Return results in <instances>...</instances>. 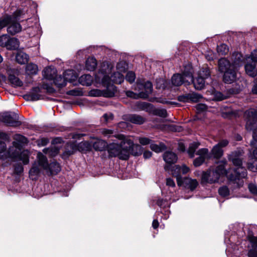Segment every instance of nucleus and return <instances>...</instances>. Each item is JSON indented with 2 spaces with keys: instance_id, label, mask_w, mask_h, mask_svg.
Here are the masks:
<instances>
[{
  "instance_id": "obj_22",
  "label": "nucleus",
  "mask_w": 257,
  "mask_h": 257,
  "mask_svg": "<svg viewBox=\"0 0 257 257\" xmlns=\"http://www.w3.org/2000/svg\"><path fill=\"white\" fill-rule=\"evenodd\" d=\"M218 70L221 73H224L230 69L234 68V66L232 63H230L228 60L224 58H221L218 60Z\"/></svg>"
},
{
  "instance_id": "obj_19",
  "label": "nucleus",
  "mask_w": 257,
  "mask_h": 257,
  "mask_svg": "<svg viewBox=\"0 0 257 257\" xmlns=\"http://www.w3.org/2000/svg\"><path fill=\"white\" fill-rule=\"evenodd\" d=\"M236 68H232L224 73L223 80L224 83L231 84L234 82L237 78Z\"/></svg>"
},
{
  "instance_id": "obj_3",
  "label": "nucleus",
  "mask_w": 257,
  "mask_h": 257,
  "mask_svg": "<svg viewBox=\"0 0 257 257\" xmlns=\"http://www.w3.org/2000/svg\"><path fill=\"white\" fill-rule=\"evenodd\" d=\"M228 159L231 161L236 168L234 170V174H229L228 172L227 177L234 184L235 186L239 187L242 183H240V180L245 178L247 176L246 170L242 166V162L239 153L237 152H232L228 157Z\"/></svg>"
},
{
  "instance_id": "obj_44",
  "label": "nucleus",
  "mask_w": 257,
  "mask_h": 257,
  "mask_svg": "<svg viewBox=\"0 0 257 257\" xmlns=\"http://www.w3.org/2000/svg\"><path fill=\"white\" fill-rule=\"evenodd\" d=\"M138 106L140 109L147 111L151 110L153 106L151 104L145 102L138 103Z\"/></svg>"
},
{
  "instance_id": "obj_28",
  "label": "nucleus",
  "mask_w": 257,
  "mask_h": 257,
  "mask_svg": "<svg viewBox=\"0 0 257 257\" xmlns=\"http://www.w3.org/2000/svg\"><path fill=\"white\" fill-rule=\"evenodd\" d=\"M97 64V61L94 57H89L85 62V68L88 71H94L96 68Z\"/></svg>"
},
{
  "instance_id": "obj_62",
  "label": "nucleus",
  "mask_w": 257,
  "mask_h": 257,
  "mask_svg": "<svg viewBox=\"0 0 257 257\" xmlns=\"http://www.w3.org/2000/svg\"><path fill=\"white\" fill-rule=\"evenodd\" d=\"M241 113V111L239 110H230L228 111V113L229 115H233L234 117L238 116Z\"/></svg>"
},
{
  "instance_id": "obj_23",
  "label": "nucleus",
  "mask_w": 257,
  "mask_h": 257,
  "mask_svg": "<svg viewBox=\"0 0 257 257\" xmlns=\"http://www.w3.org/2000/svg\"><path fill=\"white\" fill-rule=\"evenodd\" d=\"M232 57L233 60L232 63L234 66V68L237 69L245 63V58L247 56L243 57L240 53L234 52Z\"/></svg>"
},
{
  "instance_id": "obj_54",
  "label": "nucleus",
  "mask_w": 257,
  "mask_h": 257,
  "mask_svg": "<svg viewBox=\"0 0 257 257\" xmlns=\"http://www.w3.org/2000/svg\"><path fill=\"white\" fill-rule=\"evenodd\" d=\"M196 108L198 112H200L206 110L207 109V106L205 104L199 103L196 105Z\"/></svg>"
},
{
  "instance_id": "obj_53",
  "label": "nucleus",
  "mask_w": 257,
  "mask_h": 257,
  "mask_svg": "<svg viewBox=\"0 0 257 257\" xmlns=\"http://www.w3.org/2000/svg\"><path fill=\"white\" fill-rule=\"evenodd\" d=\"M248 169L252 172H257V161L248 164Z\"/></svg>"
},
{
  "instance_id": "obj_34",
  "label": "nucleus",
  "mask_w": 257,
  "mask_h": 257,
  "mask_svg": "<svg viewBox=\"0 0 257 257\" xmlns=\"http://www.w3.org/2000/svg\"><path fill=\"white\" fill-rule=\"evenodd\" d=\"M171 173L173 176L176 177L178 185L181 186L183 184L184 179H183L181 176V171H178V169H176V166H175L173 167Z\"/></svg>"
},
{
  "instance_id": "obj_17",
  "label": "nucleus",
  "mask_w": 257,
  "mask_h": 257,
  "mask_svg": "<svg viewBox=\"0 0 257 257\" xmlns=\"http://www.w3.org/2000/svg\"><path fill=\"white\" fill-rule=\"evenodd\" d=\"M112 68V66L110 63L107 61L103 62L98 73L95 75L96 80L100 81L105 76H109L108 74L111 72Z\"/></svg>"
},
{
  "instance_id": "obj_47",
  "label": "nucleus",
  "mask_w": 257,
  "mask_h": 257,
  "mask_svg": "<svg viewBox=\"0 0 257 257\" xmlns=\"http://www.w3.org/2000/svg\"><path fill=\"white\" fill-rule=\"evenodd\" d=\"M214 99L216 101H221L226 98V96L222 93L218 91H215L213 93Z\"/></svg>"
},
{
  "instance_id": "obj_37",
  "label": "nucleus",
  "mask_w": 257,
  "mask_h": 257,
  "mask_svg": "<svg viewBox=\"0 0 257 257\" xmlns=\"http://www.w3.org/2000/svg\"><path fill=\"white\" fill-rule=\"evenodd\" d=\"M183 183H185L188 186V187L192 191L195 189L198 185V183L196 180L190 178H184Z\"/></svg>"
},
{
  "instance_id": "obj_24",
  "label": "nucleus",
  "mask_w": 257,
  "mask_h": 257,
  "mask_svg": "<svg viewBox=\"0 0 257 257\" xmlns=\"http://www.w3.org/2000/svg\"><path fill=\"white\" fill-rule=\"evenodd\" d=\"M251 248L248 250L249 257H257V237H251L249 239Z\"/></svg>"
},
{
  "instance_id": "obj_49",
  "label": "nucleus",
  "mask_w": 257,
  "mask_h": 257,
  "mask_svg": "<svg viewBox=\"0 0 257 257\" xmlns=\"http://www.w3.org/2000/svg\"><path fill=\"white\" fill-rule=\"evenodd\" d=\"M155 113L162 117H166L167 115V111L165 109H156L155 110Z\"/></svg>"
},
{
  "instance_id": "obj_11",
  "label": "nucleus",
  "mask_w": 257,
  "mask_h": 257,
  "mask_svg": "<svg viewBox=\"0 0 257 257\" xmlns=\"http://www.w3.org/2000/svg\"><path fill=\"white\" fill-rule=\"evenodd\" d=\"M210 76L209 69L207 68H203L199 71L198 76L195 79H193L192 77V81H190V83L193 82L196 89L201 90L205 86V80Z\"/></svg>"
},
{
  "instance_id": "obj_27",
  "label": "nucleus",
  "mask_w": 257,
  "mask_h": 257,
  "mask_svg": "<svg viewBox=\"0 0 257 257\" xmlns=\"http://www.w3.org/2000/svg\"><path fill=\"white\" fill-rule=\"evenodd\" d=\"M12 71L11 70H8L9 74V81L11 83L12 86L15 87L22 86L23 84V81L14 74H11Z\"/></svg>"
},
{
  "instance_id": "obj_25",
  "label": "nucleus",
  "mask_w": 257,
  "mask_h": 257,
  "mask_svg": "<svg viewBox=\"0 0 257 257\" xmlns=\"http://www.w3.org/2000/svg\"><path fill=\"white\" fill-rule=\"evenodd\" d=\"M163 159L168 165L175 163L178 157L176 154L171 151H167L163 155Z\"/></svg>"
},
{
  "instance_id": "obj_56",
  "label": "nucleus",
  "mask_w": 257,
  "mask_h": 257,
  "mask_svg": "<svg viewBox=\"0 0 257 257\" xmlns=\"http://www.w3.org/2000/svg\"><path fill=\"white\" fill-rule=\"evenodd\" d=\"M248 189L253 194H257V186L255 184H250L248 185Z\"/></svg>"
},
{
  "instance_id": "obj_5",
  "label": "nucleus",
  "mask_w": 257,
  "mask_h": 257,
  "mask_svg": "<svg viewBox=\"0 0 257 257\" xmlns=\"http://www.w3.org/2000/svg\"><path fill=\"white\" fill-rule=\"evenodd\" d=\"M25 14L22 10H17L13 16H7L3 19H0V30L7 25H9L7 28L8 32L12 35L20 32L22 28L20 23L17 22Z\"/></svg>"
},
{
  "instance_id": "obj_6",
  "label": "nucleus",
  "mask_w": 257,
  "mask_h": 257,
  "mask_svg": "<svg viewBox=\"0 0 257 257\" xmlns=\"http://www.w3.org/2000/svg\"><path fill=\"white\" fill-rule=\"evenodd\" d=\"M172 84L176 86L185 85H189L190 81H192V67L191 64L185 66L182 74H175L172 77Z\"/></svg>"
},
{
  "instance_id": "obj_18",
  "label": "nucleus",
  "mask_w": 257,
  "mask_h": 257,
  "mask_svg": "<svg viewBox=\"0 0 257 257\" xmlns=\"http://www.w3.org/2000/svg\"><path fill=\"white\" fill-rule=\"evenodd\" d=\"M196 154L199 156L193 161V164L195 167H198L201 165L205 161V159L210 158V154L209 153L208 149L202 148L199 150Z\"/></svg>"
},
{
  "instance_id": "obj_61",
  "label": "nucleus",
  "mask_w": 257,
  "mask_h": 257,
  "mask_svg": "<svg viewBox=\"0 0 257 257\" xmlns=\"http://www.w3.org/2000/svg\"><path fill=\"white\" fill-rule=\"evenodd\" d=\"M157 88L164 89L165 88L164 81L163 79H159L157 83Z\"/></svg>"
},
{
  "instance_id": "obj_2",
  "label": "nucleus",
  "mask_w": 257,
  "mask_h": 257,
  "mask_svg": "<svg viewBox=\"0 0 257 257\" xmlns=\"http://www.w3.org/2000/svg\"><path fill=\"white\" fill-rule=\"evenodd\" d=\"M42 170H45L50 175H55L60 171L61 168L57 162H52L49 164L46 157L42 153L39 152L37 154V160L34 163L29 171L30 178L33 180H37Z\"/></svg>"
},
{
  "instance_id": "obj_60",
  "label": "nucleus",
  "mask_w": 257,
  "mask_h": 257,
  "mask_svg": "<svg viewBox=\"0 0 257 257\" xmlns=\"http://www.w3.org/2000/svg\"><path fill=\"white\" fill-rule=\"evenodd\" d=\"M23 167L22 165L18 164L15 166L14 171L15 173L17 174H20L23 172Z\"/></svg>"
},
{
  "instance_id": "obj_63",
  "label": "nucleus",
  "mask_w": 257,
  "mask_h": 257,
  "mask_svg": "<svg viewBox=\"0 0 257 257\" xmlns=\"http://www.w3.org/2000/svg\"><path fill=\"white\" fill-rule=\"evenodd\" d=\"M166 185L170 187H174L175 183L173 179L171 178H167L166 180Z\"/></svg>"
},
{
  "instance_id": "obj_52",
  "label": "nucleus",
  "mask_w": 257,
  "mask_h": 257,
  "mask_svg": "<svg viewBox=\"0 0 257 257\" xmlns=\"http://www.w3.org/2000/svg\"><path fill=\"white\" fill-rule=\"evenodd\" d=\"M176 169H178V171H181V174H185L187 173L189 171V168L185 165H183L182 167H180L179 165H176Z\"/></svg>"
},
{
  "instance_id": "obj_59",
  "label": "nucleus",
  "mask_w": 257,
  "mask_h": 257,
  "mask_svg": "<svg viewBox=\"0 0 257 257\" xmlns=\"http://www.w3.org/2000/svg\"><path fill=\"white\" fill-rule=\"evenodd\" d=\"M158 206L161 207H166L169 206L168 203L163 199H158L157 202Z\"/></svg>"
},
{
  "instance_id": "obj_7",
  "label": "nucleus",
  "mask_w": 257,
  "mask_h": 257,
  "mask_svg": "<svg viewBox=\"0 0 257 257\" xmlns=\"http://www.w3.org/2000/svg\"><path fill=\"white\" fill-rule=\"evenodd\" d=\"M13 146L11 147L8 151L9 157L12 158L18 159L22 161L24 164H27L29 162V152L28 150L21 152V148L17 146V143L13 142Z\"/></svg>"
},
{
  "instance_id": "obj_57",
  "label": "nucleus",
  "mask_w": 257,
  "mask_h": 257,
  "mask_svg": "<svg viewBox=\"0 0 257 257\" xmlns=\"http://www.w3.org/2000/svg\"><path fill=\"white\" fill-rule=\"evenodd\" d=\"M139 142L142 145H146L151 143V140L147 138H140Z\"/></svg>"
},
{
  "instance_id": "obj_13",
  "label": "nucleus",
  "mask_w": 257,
  "mask_h": 257,
  "mask_svg": "<svg viewBox=\"0 0 257 257\" xmlns=\"http://www.w3.org/2000/svg\"><path fill=\"white\" fill-rule=\"evenodd\" d=\"M0 120L9 126H17L21 124L17 114L12 112H5L0 115Z\"/></svg>"
},
{
  "instance_id": "obj_36",
  "label": "nucleus",
  "mask_w": 257,
  "mask_h": 257,
  "mask_svg": "<svg viewBox=\"0 0 257 257\" xmlns=\"http://www.w3.org/2000/svg\"><path fill=\"white\" fill-rule=\"evenodd\" d=\"M64 77L67 82H72L77 79V76L74 70H67L64 72Z\"/></svg>"
},
{
  "instance_id": "obj_50",
  "label": "nucleus",
  "mask_w": 257,
  "mask_h": 257,
  "mask_svg": "<svg viewBox=\"0 0 257 257\" xmlns=\"http://www.w3.org/2000/svg\"><path fill=\"white\" fill-rule=\"evenodd\" d=\"M138 93H135L132 91H126V95L127 97L134 98V99H138L139 98H141L140 95V91H137Z\"/></svg>"
},
{
  "instance_id": "obj_55",
  "label": "nucleus",
  "mask_w": 257,
  "mask_h": 257,
  "mask_svg": "<svg viewBox=\"0 0 257 257\" xmlns=\"http://www.w3.org/2000/svg\"><path fill=\"white\" fill-rule=\"evenodd\" d=\"M89 94L91 96L98 97L102 95V92L98 89L91 90Z\"/></svg>"
},
{
  "instance_id": "obj_10",
  "label": "nucleus",
  "mask_w": 257,
  "mask_h": 257,
  "mask_svg": "<svg viewBox=\"0 0 257 257\" xmlns=\"http://www.w3.org/2000/svg\"><path fill=\"white\" fill-rule=\"evenodd\" d=\"M244 118L246 121L245 128L247 131L253 130L257 121V109L250 108L244 113Z\"/></svg>"
},
{
  "instance_id": "obj_29",
  "label": "nucleus",
  "mask_w": 257,
  "mask_h": 257,
  "mask_svg": "<svg viewBox=\"0 0 257 257\" xmlns=\"http://www.w3.org/2000/svg\"><path fill=\"white\" fill-rule=\"evenodd\" d=\"M93 80L92 76L89 74L82 75L79 78V82L82 85L90 86L92 84Z\"/></svg>"
},
{
  "instance_id": "obj_4",
  "label": "nucleus",
  "mask_w": 257,
  "mask_h": 257,
  "mask_svg": "<svg viewBox=\"0 0 257 257\" xmlns=\"http://www.w3.org/2000/svg\"><path fill=\"white\" fill-rule=\"evenodd\" d=\"M226 163L225 160L218 162L215 168L211 167L206 172H203L201 177L202 182L212 184L217 182L221 176L225 175L227 176L228 171L225 169Z\"/></svg>"
},
{
  "instance_id": "obj_39",
  "label": "nucleus",
  "mask_w": 257,
  "mask_h": 257,
  "mask_svg": "<svg viewBox=\"0 0 257 257\" xmlns=\"http://www.w3.org/2000/svg\"><path fill=\"white\" fill-rule=\"evenodd\" d=\"M150 148L152 150L156 153L161 152L166 149V147L163 143H160L159 145L151 144Z\"/></svg>"
},
{
  "instance_id": "obj_31",
  "label": "nucleus",
  "mask_w": 257,
  "mask_h": 257,
  "mask_svg": "<svg viewBox=\"0 0 257 257\" xmlns=\"http://www.w3.org/2000/svg\"><path fill=\"white\" fill-rule=\"evenodd\" d=\"M107 146H108L106 142L99 139L97 140L93 144V148L98 151H103Z\"/></svg>"
},
{
  "instance_id": "obj_40",
  "label": "nucleus",
  "mask_w": 257,
  "mask_h": 257,
  "mask_svg": "<svg viewBox=\"0 0 257 257\" xmlns=\"http://www.w3.org/2000/svg\"><path fill=\"white\" fill-rule=\"evenodd\" d=\"M37 66L34 64L30 63L26 66V71L29 74H36L37 73Z\"/></svg>"
},
{
  "instance_id": "obj_9",
  "label": "nucleus",
  "mask_w": 257,
  "mask_h": 257,
  "mask_svg": "<svg viewBox=\"0 0 257 257\" xmlns=\"http://www.w3.org/2000/svg\"><path fill=\"white\" fill-rule=\"evenodd\" d=\"M90 144L86 141L81 142L76 145L75 143H70L67 145L66 150L63 154L64 158H66L73 154L75 151L84 152L90 150Z\"/></svg>"
},
{
  "instance_id": "obj_15",
  "label": "nucleus",
  "mask_w": 257,
  "mask_h": 257,
  "mask_svg": "<svg viewBox=\"0 0 257 257\" xmlns=\"http://www.w3.org/2000/svg\"><path fill=\"white\" fill-rule=\"evenodd\" d=\"M99 82L106 87L103 94L105 97H110L114 96L116 92V87L113 84H111L109 76H105L101 79V81Z\"/></svg>"
},
{
  "instance_id": "obj_51",
  "label": "nucleus",
  "mask_w": 257,
  "mask_h": 257,
  "mask_svg": "<svg viewBox=\"0 0 257 257\" xmlns=\"http://www.w3.org/2000/svg\"><path fill=\"white\" fill-rule=\"evenodd\" d=\"M178 100L180 102H190L189 93L179 96Z\"/></svg>"
},
{
  "instance_id": "obj_20",
  "label": "nucleus",
  "mask_w": 257,
  "mask_h": 257,
  "mask_svg": "<svg viewBox=\"0 0 257 257\" xmlns=\"http://www.w3.org/2000/svg\"><path fill=\"white\" fill-rule=\"evenodd\" d=\"M124 119L136 124H142L146 121L145 117L136 114L126 115L124 116Z\"/></svg>"
},
{
  "instance_id": "obj_43",
  "label": "nucleus",
  "mask_w": 257,
  "mask_h": 257,
  "mask_svg": "<svg viewBox=\"0 0 257 257\" xmlns=\"http://www.w3.org/2000/svg\"><path fill=\"white\" fill-rule=\"evenodd\" d=\"M218 193L222 197H225L229 195V190L226 186H223L218 189Z\"/></svg>"
},
{
  "instance_id": "obj_38",
  "label": "nucleus",
  "mask_w": 257,
  "mask_h": 257,
  "mask_svg": "<svg viewBox=\"0 0 257 257\" xmlns=\"http://www.w3.org/2000/svg\"><path fill=\"white\" fill-rule=\"evenodd\" d=\"M199 145L200 144L198 142H193L190 144L187 152L189 156L191 158H193L194 157V154L196 151V150L198 148Z\"/></svg>"
},
{
  "instance_id": "obj_46",
  "label": "nucleus",
  "mask_w": 257,
  "mask_h": 257,
  "mask_svg": "<svg viewBox=\"0 0 257 257\" xmlns=\"http://www.w3.org/2000/svg\"><path fill=\"white\" fill-rule=\"evenodd\" d=\"M125 79L130 83L134 82L136 79V74L133 71H129L127 73Z\"/></svg>"
},
{
  "instance_id": "obj_1",
  "label": "nucleus",
  "mask_w": 257,
  "mask_h": 257,
  "mask_svg": "<svg viewBox=\"0 0 257 257\" xmlns=\"http://www.w3.org/2000/svg\"><path fill=\"white\" fill-rule=\"evenodd\" d=\"M116 138L118 141L113 140V142L107 146L110 157H117L120 159L126 160L128 159L131 151L135 156L142 154L141 147L139 145H134L133 142L124 135H118Z\"/></svg>"
},
{
  "instance_id": "obj_32",
  "label": "nucleus",
  "mask_w": 257,
  "mask_h": 257,
  "mask_svg": "<svg viewBox=\"0 0 257 257\" xmlns=\"http://www.w3.org/2000/svg\"><path fill=\"white\" fill-rule=\"evenodd\" d=\"M14 139L15 140L14 142L17 143V146L21 148L22 145L28 143L27 139L24 136L17 134L14 136Z\"/></svg>"
},
{
  "instance_id": "obj_41",
  "label": "nucleus",
  "mask_w": 257,
  "mask_h": 257,
  "mask_svg": "<svg viewBox=\"0 0 257 257\" xmlns=\"http://www.w3.org/2000/svg\"><path fill=\"white\" fill-rule=\"evenodd\" d=\"M202 97V95L196 92L189 93L190 102H197L200 101Z\"/></svg>"
},
{
  "instance_id": "obj_48",
  "label": "nucleus",
  "mask_w": 257,
  "mask_h": 257,
  "mask_svg": "<svg viewBox=\"0 0 257 257\" xmlns=\"http://www.w3.org/2000/svg\"><path fill=\"white\" fill-rule=\"evenodd\" d=\"M251 131L253 132L252 134V141L250 142V145L252 147H254L255 146V143H257V127H254L253 128V130Z\"/></svg>"
},
{
  "instance_id": "obj_8",
  "label": "nucleus",
  "mask_w": 257,
  "mask_h": 257,
  "mask_svg": "<svg viewBox=\"0 0 257 257\" xmlns=\"http://www.w3.org/2000/svg\"><path fill=\"white\" fill-rule=\"evenodd\" d=\"M256 63L257 50H254L251 53L250 56L245 58L244 68L248 75L254 77L257 75Z\"/></svg>"
},
{
  "instance_id": "obj_12",
  "label": "nucleus",
  "mask_w": 257,
  "mask_h": 257,
  "mask_svg": "<svg viewBox=\"0 0 257 257\" xmlns=\"http://www.w3.org/2000/svg\"><path fill=\"white\" fill-rule=\"evenodd\" d=\"M134 89L136 91H140L141 98L146 99L152 93L153 85L149 81H147L144 83L138 82L134 85Z\"/></svg>"
},
{
  "instance_id": "obj_14",
  "label": "nucleus",
  "mask_w": 257,
  "mask_h": 257,
  "mask_svg": "<svg viewBox=\"0 0 257 257\" xmlns=\"http://www.w3.org/2000/svg\"><path fill=\"white\" fill-rule=\"evenodd\" d=\"M116 68L117 72H114L111 75L110 81L116 84H120L124 80V77L120 72H124L125 70V63L120 62L117 64Z\"/></svg>"
},
{
  "instance_id": "obj_35",
  "label": "nucleus",
  "mask_w": 257,
  "mask_h": 257,
  "mask_svg": "<svg viewBox=\"0 0 257 257\" xmlns=\"http://www.w3.org/2000/svg\"><path fill=\"white\" fill-rule=\"evenodd\" d=\"M66 82L67 80L66 79H65V77H64V73H63V76L61 75L58 76L57 75L54 80V83L55 84L60 88L65 86Z\"/></svg>"
},
{
  "instance_id": "obj_64",
  "label": "nucleus",
  "mask_w": 257,
  "mask_h": 257,
  "mask_svg": "<svg viewBox=\"0 0 257 257\" xmlns=\"http://www.w3.org/2000/svg\"><path fill=\"white\" fill-rule=\"evenodd\" d=\"M103 117H104V118L105 119L106 121H108L109 120L112 119L113 115L111 113H105L104 114H103Z\"/></svg>"
},
{
  "instance_id": "obj_45",
  "label": "nucleus",
  "mask_w": 257,
  "mask_h": 257,
  "mask_svg": "<svg viewBox=\"0 0 257 257\" xmlns=\"http://www.w3.org/2000/svg\"><path fill=\"white\" fill-rule=\"evenodd\" d=\"M10 37L9 35L5 34L0 37V46L2 47H6L7 45Z\"/></svg>"
},
{
  "instance_id": "obj_16",
  "label": "nucleus",
  "mask_w": 257,
  "mask_h": 257,
  "mask_svg": "<svg viewBox=\"0 0 257 257\" xmlns=\"http://www.w3.org/2000/svg\"><path fill=\"white\" fill-rule=\"evenodd\" d=\"M229 143L228 140L224 139L220 141L211 150V154L214 158L219 159L223 155L222 148L226 147Z\"/></svg>"
},
{
  "instance_id": "obj_26",
  "label": "nucleus",
  "mask_w": 257,
  "mask_h": 257,
  "mask_svg": "<svg viewBox=\"0 0 257 257\" xmlns=\"http://www.w3.org/2000/svg\"><path fill=\"white\" fill-rule=\"evenodd\" d=\"M44 77L48 80H54L57 76V70L54 67H48L43 71Z\"/></svg>"
},
{
  "instance_id": "obj_33",
  "label": "nucleus",
  "mask_w": 257,
  "mask_h": 257,
  "mask_svg": "<svg viewBox=\"0 0 257 257\" xmlns=\"http://www.w3.org/2000/svg\"><path fill=\"white\" fill-rule=\"evenodd\" d=\"M19 46V41L15 38H10L8 44L6 45L7 48L10 50H15L17 49Z\"/></svg>"
},
{
  "instance_id": "obj_30",
  "label": "nucleus",
  "mask_w": 257,
  "mask_h": 257,
  "mask_svg": "<svg viewBox=\"0 0 257 257\" xmlns=\"http://www.w3.org/2000/svg\"><path fill=\"white\" fill-rule=\"evenodd\" d=\"M29 56L23 52L18 53L16 56L17 62L21 64H24L28 62L29 60Z\"/></svg>"
},
{
  "instance_id": "obj_21",
  "label": "nucleus",
  "mask_w": 257,
  "mask_h": 257,
  "mask_svg": "<svg viewBox=\"0 0 257 257\" xmlns=\"http://www.w3.org/2000/svg\"><path fill=\"white\" fill-rule=\"evenodd\" d=\"M40 93L39 87H34L27 94L24 96V97L28 100L37 101L42 98V95Z\"/></svg>"
},
{
  "instance_id": "obj_42",
  "label": "nucleus",
  "mask_w": 257,
  "mask_h": 257,
  "mask_svg": "<svg viewBox=\"0 0 257 257\" xmlns=\"http://www.w3.org/2000/svg\"><path fill=\"white\" fill-rule=\"evenodd\" d=\"M217 51L220 55H225L228 52V47L224 44H221L220 45L217 46Z\"/></svg>"
},
{
  "instance_id": "obj_58",
  "label": "nucleus",
  "mask_w": 257,
  "mask_h": 257,
  "mask_svg": "<svg viewBox=\"0 0 257 257\" xmlns=\"http://www.w3.org/2000/svg\"><path fill=\"white\" fill-rule=\"evenodd\" d=\"M101 133L104 136L109 137L113 134V132L111 130L104 128L101 130Z\"/></svg>"
}]
</instances>
